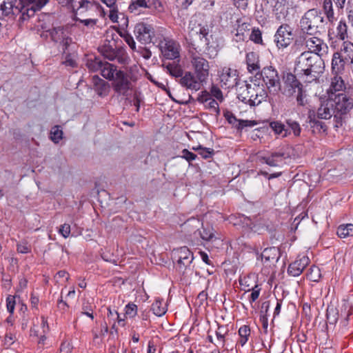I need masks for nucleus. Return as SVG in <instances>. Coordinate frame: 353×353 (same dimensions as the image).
<instances>
[{
    "label": "nucleus",
    "mask_w": 353,
    "mask_h": 353,
    "mask_svg": "<svg viewBox=\"0 0 353 353\" xmlns=\"http://www.w3.org/2000/svg\"><path fill=\"white\" fill-rule=\"evenodd\" d=\"M345 64H348L345 59L341 57L338 52H334L332 59V72L338 74L344 70Z\"/></svg>",
    "instance_id": "30"
},
{
    "label": "nucleus",
    "mask_w": 353,
    "mask_h": 353,
    "mask_svg": "<svg viewBox=\"0 0 353 353\" xmlns=\"http://www.w3.org/2000/svg\"><path fill=\"white\" fill-rule=\"evenodd\" d=\"M86 65L88 69L92 72L100 70L101 75L105 79H112V72L116 70L115 65L107 61H103L97 57L94 59L88 60Z\"/></svg>",
    "instance_id": "9"
},
{
    "label": "nucleus",
    "mask_w": 353,
    "mask_h": 353,
    "mask_svg": "<svg viewBox=\"0 0 353 353\" xmlns=\"http://www.w3.org/2000/svg\"><path fill=\"white\" fill-rule=\"evenodd\" d=\"M287 158L285 154L283 152H272L268 157H263L261 161L263 163L268 164L272 167H278L283 163L284 160Z\"/></svg>",
    "instance_id": "24"
},
{
    "label": "nucleus",
    "mask_w": 353,
    "mask_h": 353,
    "mask_svg": "<svg viewBox=\"0 0 353 353\" xmlns=\"http://www.w3.org/2000/svg\"><path fill=\"white\" fill-rule=\"evenodd\" d=\"M261 257L265 263L274 265L281 257V250L277 247L267 248L263 251Z\"/></svg>",
    "instance_id": "23"
},
{
    "label": "nucleus",
    "mask_w": 353,
    "mask_h": 353,
    "mask_svg": "<svg viewBox=\"0 0 353 353\" xmlns=\"http://www.w3.org/2000/svg\"><path fill=\"white\" fill-rule=\"evenodd\" d=\"M337 311L339 312L340 318H349L353 313V305L347 299H343Z\"/></svg>",
    "instance_id": "34"
},
{
    "label": "nucleus",
    "mask_w": 353,
    "mask_h": 353,
    "mask_svg": "<svg viewBox=\"0 0 353 353\" xmlns=\"http://www.w3.org/2000/svg\"><path fill=\"white\" fill-rule=\"evenodd\" d=\"M112 79H107L112 81V87L114 91L119 95L128 96L132 88L128 74L123 70H118L116 65V70L112 72Z\"/></svg>",
    "instance_id": "6"
},
{
    "label": "nucleus",
    "mask_w": 353,
    "mask_h": 353,
    "mask_svg": "<svg viewBox=\"0 0 353 353\" xmlns=\"http://www.w3.org/2000/svg\"><path fill=\"white\" fill-rule=\"evenodd\" d=\"M63 134L61 127L59 125H54L50 130V138L54 143H58L62 139Z\"/></svg>",
    "instance_id": "48"
},
{
    "label": "nucleus",
    "mask_w": 353,
    "mask_h": 353,
    "mask_svg": "<svg viewBox=\"0 0 353 353\" xmlns=\"http://www.w3.org/2000/svg\"><path fill=\"white\" fill-rule=\"evenodd\" d=\"M254 283H257V281L254 274H249L239 279V284L245 292H250V289L254 287Z\"/></svg>",
    "instance_id": "35"
},
{
    "label": "nucleus",
    "mask_w": 353,
    "mask_h": 353,
    "mask_svg": "<svg viewBox=\"0 0 353 353\" xmlns=\"http://www.w3.org/2000/svg\"><path fill=\"white\" fill-rule=\"evenodd\" d=\"M19 12L18 7L14 6L12 0L4 1L0 3V19L5 17L11 18Z\"/></svg>",
    "instance_id": "25"
},
{
    "label": "nucleus",
    "mask_w": 353,
    "mask_h": 353,
    "mask_svg": "<svg viewBox=\"0 0 353 353\" xmlns=\"http://www.w3.org/2000/svg\"><path fill=\"white\" fill-rule=\"evenodd\" d=\"M149 1V6H150V9H153L155 12H161L163 11L164 8L162 2L160 0H152Z\"/></svg>",
    "instance_id": "60"
},
{
    "label": "nucleus",
    "mask_w": 353,
    "mask_h": 353,
    "mask_svg": "<svg viewBox=\"0 0 353 353\" xmlns=\"http://www.w3.org/2000/svg\"><path fill=\"white\" fill-rule=\"evenodd\" d=\"M239 340L238 343L242 347L245 345L250 335V329L248 325H243L239 330Z\"/></svg>",
    "instance_id": "45"
},
{
    "label": "nucleus",
    "mask_w": 353,
    "mask_h": 353,
    "mask_svg": "<svg viewBox=\"0 0 353 353\" xmlns=\"http://www.w3.org/2000/svg\"><path fill=\"white\" fill-rule=\"evenodd\" d=\"M202 225V223L199 219L191 218L187 220L183 225V230L189 234H196L199 231L200 226Z\"/></svg>",
    "instance_id": "31"
},
{
    "label": "nucleus",
    "mask_w": 353,
    "mask_h": 353,
    "mask_svg": "<svg viewBox=\"0 0 353 353\" xmlns=\"http://www.w3.org/2000/svg\"><path fill=\"white\" fill-rule=\"evenodd\" d=\"M250 291L252 292L249 296L248 300L249 302L252 304L259 299L261 291V288L258 283H254V287L250 289Z\"/></svg>",
    "instance_id": "52"
},
{
    "label": "nucleus",
    "mask_w": 353,
    "mask_h": 353,
    "mask_svg": "<svg viewBox=\"0 0 353 353\" xmlns=\"http://www.w3.org/2000/svg\"><path fill=\"white\" fill-rule=\"evenodd\" d=\"M199 235L204 241H210L214 237L212 229L203 228L201 231H199Z\"/></svg>",
    "instance_id": "55"
},
{
    "label": "nucleus",
    "mask_w": 353,
    "mask_h": 353,
    "mask_svg": "<svg viewBox=\"0 0 353 353\" xmlns=\"http://www.w3.org/2000/svg\"><path fill=\"white\" fill-rule=\"evenodd\" d=\"M339 54L350 64L353 61V43L351 42H344Z\"/></svg>",
    "instance_id": "33"
},
{
    "label": "nucleus",
    "mask_w": 353,
    "mask_h": 353,
    "mask_svg": "<svg viewBox=\"0 0 353 353\" xmlns=\"http://www.w3.org/2000/svg\"><path fill=\"white\" fill-rule=\"evenodd\" d=\"M161 51L165 59L180 61V46L179 44L172 40L165 39L161 43Z\"/></svg>",
    "instance_id": "12"
},
{
    "label": "nucleus",
    "mask_w": 353,
    "mask_h": 353,
    "mask_svg": "<svg viewBox=\"0 0 353 353\" xmlns=\"http://www.w3.org/2000/svg\"><path fill=\"white\" fill-rule=\"evenodd\" d=\"M101 52L104 58L121 64H126L129 61L128 53L122 47L114 48L110 45H105L101 48Z\"/></svg>",
    "instance_id": "8"
},
{
    "label": "nucleus",
    "mask_w": 353,
    "mask_h": 353,
    "mask_svg": "<svg viewBox=\"0 0 353 353\" xmlns=\"http://www.w3.org/2000/svg\"><path fill=\"white\" fill-rule=\"evenodd\" d=\"M270 127L276 135L283 138L291 134V132L286 125L280 121H273L270 123Z\"/></svg>",
    "instance_id": "28"
},
{
    "label": "nucleus",
    "mask_w": 353,
    "mask_h": 353,
    "mask_svg": "<svg viewBox=\"0 0 353 353\" xmlns=\"http://www.w3.org/2000/svg\"><path fill=\"white\" fill-rule=\"evenodd\" d=\"M17 250L18 252L21 254H27L30 252V245L26 241H21L17 243Z\"/></svg>",
    "instance_id": "59"
},
{
    "label": "nucleus",
    "mask_w": 353,
    "mask_h": 353,
    "mask_svg": "<svg viewBox=\"0 0 353 353\" xmlns=\"http://www.w3.org/2000/svg\"><path fill=\"white\" fill-rule=\"evenodd\" d=\"M250 39L256 44H263L262 32L259 28L252 29Z\"/></svg>",
    "instance_id": "51"
},
{
    "label": "nucleus",
    "mask_w": 353,
    "mask_h": 353,
    "mask_svg": "<svg viewBox=\"0 0 353 353\" xmlns=\"http://www.w3.org/2000/svg\"><path fill=\"white\" fill-rule=\"evenodd\" d=\"M323 70L322 58L311 52H302L295 61L294 72L299 77H305L307 82L316 80Z\"/></svg>",
    "instance_id": "1"
},
{
    "label": "nucleus",
    "mask_w": 353,
    "mask_h": 353,
    "mask_svg": "<svg viewBox=\"0 0 353 353\" xmlns=\"http://www.w3.org/2000/svg\"><path fill=\"white\" fill-rule=\"evenodd\" d=\"M180 85L187 90L196 92L202 88L206 81L197 77L192 72L186 71L179 79Z\"/></svg>",
    "instance_id": "13"
},
{
    "label": "nucleus",
    "mask_w": 353,
    "mask_h": 353,
    "mask_svg": "<svg viewBox=\"0 0 353 353\" xmlns=\"http://www.w3.org/2000/svg\"><path fill=\"white\" fill-rule=\"evenodd\" d=\"M205 106L216 114H219L220 112L219 104L214 99H210L208 102H206L205 103Z\"/></svg>",
    "instance_id": "56"
},
{
    "label": "nucleus",
    "mask_w": 353,
    "mask_h": 353,
    "mask_svg": "<svg viewBox=\"0 0 353 353\" xmlns=\"http://www.w3.org/2000/svg\"><path fill=\"white\" fill-rule=\"evenodd\" d=\"M70 225L68 223L61 225L59 229V233L65 239L68 238L70 234Z\"/></svg>",
    "instance_id": "63"
},
{
    "label": "nucleus",
    "mask_w": 353,
    "mask_h": 353,
    "mask_svg": "<svg viewBox=\"0 0 353 353\" xmlns=\"http://www.w3.org/2000/svg\"><path fill=\"white\" fill-rule=\"evenodd\" d=\"M92 83L94 90L99 96L104 97L108 95L110 86L107 81L101 79L99 76L94 75L92 77Z\"/></svg>",
    "instance_id": "19"
},
{
    "label": "nucleus",
    "mask_w": 353,
    "mask_h": 353,
    "mask_svg": "<svg viewBox=\"0 0 353 353\" xmlns=\"http://www.w3.org/2000/svg\"><path fill=\"white\" fill-rule=\"evenodd\" d=\"M213 39H210L209 40H206L205 41V50H204V54L209 58V59H214L215 58L219 52V48L217 45H214L213 42Z\"/></svg>",
    "instance_id": "38"
},
{
    "label": "nucleus",
    "mask_w": 353,
    "mask_h": 353,
    "mask_svg": "<svg viewBox=\"0 0 353 353\" xmlns=\"http://www.w3.org/2000/svg\"><path fill=\"white\" fill-rule=\"evenodd\" d=\"M254 94L251 95L250 98L243 97V103L249 104L250 106H256L267 98L268 94L265 89L260 88L259 85H257Z\"/></svg>",
    "instance_id": "18"
},
{
    "label": "nucleus",
    "mask_w": 353,
    "mask_h": 353,
    "mask_svg": "<svg viewBox=\"0 0 353 353\" xmlns=\"http://www.w3.org/2000/svg\"><path fill=\"white\" fill-rule=\"evenodd\" d=\"M198 33L199 34L200 39H204L205 41L210 39H213V35L209 34V28L208 26H200Z\"/></svg>",
    "instance_id": "58"
},
{
    "label": "nucleus",
    "mask_w": 353,
    "mask_h": 353,
    "mask_svg": "<svg viewBox=\"0 0 353 353\" xmlns=\"http://www.w3.org/2000/svg\"><path fill=\"white\" fill-rule=\"evenodd\" d=\"M345 84L341 77L335 74L331 79L330 85L327 91L328 97L337 95L338 93L345 92Z\"/></svg>",
    "instance_id": "21"
},
{
    "label": "nucleus",
    "mask_w": 353,
    "mask_h": 353,
    "mask_svg": "<svg viewBox=\"0 0 353 353\" xmlns=\"http://www.w3.org/2000/svg\"><path fill=\"white\" fill-rule=\"evenodd\" d=\"M286 127L288 130L292 132L294 136L299 137L301 133V128L299 123L292 119H288L285 120Z\"/></svg>",
    "instance_id": "43"
},
{
    "label": "nucleus",
    "mask_w": 353,
    "mask_h": 353,
    "mask_svg": "<svg viewBox=\"0 0 353 353\" xmlns=\"http://www.w3.org/2000/svg\"><path fill=\"white\" fill-rule=\"evenodd\" d=\"M270 6L272 7V13L277 20L284 19L288 15V11L285 0H276Z\"/></svg>",
    "instance_id": "22"
},
{
    "label": "nucleus",
    "mask_w": 353,
    "mask_h": 353,
    "mask_svg": "<svg viewBox=\"0 0 353 353\" xmlns=\"http://www.w3.org/2000/svg\"><path fill=\"white\" fill-rule=\"evenodd\" d=\"M336 234L340 238L353 236V224L341 225L338 227Z\"/></svg>",
    "instance_id": "44"
},
{
    "label": "nucleus",
    "mask_w": 353,
    "mask_h": 353,
    "mask_svg": "<svg viewBox=\"0 0 353 353\" xmlns=\"http://www.w3.org/2000/svg\"><path fill=\"white\" fill-rule=\"evenodd\" d=\"M151 310L156 316H161L165 314L167 307L165 305L163 304V300L157 299L152 304Z\"/></svg>",
    "instance_id": "41"
},
{
    "label": "nucleus",
    "mask_w": 353,
    "mask_h": 353,
    "mask_svg": "<svg viewBox=\"0 0 353 353\" xmlns=\"http://www.w3.org/2000/svg\"><path fill=\"white\" fill-rule=\"evenodd\" d=\"M257 124L256 121L254 120H241L239 121V125H236L238 130H241L245 127H254Z\"/></svg>",
    "instance_id": "62"
},
{
    "label": "nucleus",
    "mask_w": 353,
    "mask_h": 353,
    "mask_svg": "<svg viewBox=\"0 0 353 353\" xmlns=\"http://www.w3.org/2000/svg\"><path fill=\"white\" fill-rule=\"evenodd\" d=\"M179 62L176 63V61H174L172 63H168L166 65V68L168 72L170 75L175 77H181L183 76L184 72L182 70L181 65H179Z\"/></svg>",
    "instance_id": "42"
},
{
    "label": "nucleus",
    "mask_w": 353,
    "mask_h": 353,
    "mask_svg": "<svg viewBox=\"0 0 353 353\" xmlns=\"http://www.w3.org/2000/svg\"><path fill=\"white\" fill-rule=\"evenodd\" d=\"M325 23L321 10L312 8L301 17L299 27L303 34L315 35L325 29Z\"/></svg>",
    "instance_id": "2"
},
{
    "label": "nucleus",
    "mask_w": 353,
    "mask_h": 353,
    "mask_svg": "<svg viewBox=\"0 0 353 353\" xmlns=\"http://www.w3.org/2000/svg\"><path fill=\"white\" fill-rule=\"evenodd\" d=\"M292 40V28L287 23L281 25L274 34V41L278 48H286Z\"/></svg>",
    "instance_id": "15"
},
{
    "label": "nucleus",
    "mask_w": 353,
    "mask_h": 353,
    "mask_svg": "<svg viewBox=\"0 0 353 353\" xmlns=\"http://www.w3.org/2000/svg\"><path fill=\"white\" fill-rule=\"evenodd\" d=\"M237 27L235 33L236 41H244L246 38L248 32L250 30V24L248 22H242L241 19L236 21Z\"/></svg>",
    "instance_id": "29"
},
{
    "label": "nucleus",
    "mask_w": 353,
    "mask_h": 353,
    "mask_svg": "<svg viewBox=\"0 0 353 353\" xmlns=\"http://www.w3.org/2000/svg\"><path fill=\"white\" fill-rule=\"evenodd\" d=\"M15 296L8 295L6 298V307L9 313L13 314L15 307Z\"/></svg>",
    "instance_id": "61"
},
{
    "label": "nucleus",
    "mask_w": 353,
    "mask_h": 353,
    "mask_svg": "<svg viewBox=\"0 0 353 353\" xmlns=\"http://www.w3.org/2000/svg\"><path fill=\"white\" fill-rule=\"evenodd\" d=\"M256 86L257 85L256 83L254 84V86L251 84L245 83L244 86L240 88L239 92L237 96L238 99L243 101V97H246V99L250 98L251 95L254 94V92L256 90Z\"/></svg>",
    "instance_id": "39"
},
{
    "label": "nucleus",
    "mask_w": 353,
    "mask_h": 353,
    "mask_svg": "<svg viewBox=\"0 0 353 353\" xmlns=\"http://www.w3.org/2000/svg\"><path fill=\"white\" fill-rule=\"evenodd\" d=\"M219 85L223 89H230L238 84L239 74L236 70L224 68L219 75Z\"/></svg>",
    "instance_id": "14"
},
{
    "label": "nucleus",
    "mask_w": 353,
    "mask_h": 353,
    "mask_svg": "<svg viewBox=\"0 0 353 353\" xmlns=\"http://www.w3.org/2000/svg\"><path fill=\"white\" fill-rule=\"evenodd\" d=\"M322 10L325 14L326 19L333 26L334 22L336 21L335 17L332 0H323L322 3Z\"/></svg>",
    "instance_id": "27"
},
{
    "label": "nucleus",
    "mask_w": 353,
    "mask_h": 353,
    "mask_svg": "<svg viewBox=\"0 0 353 353\" xmlns=\"http://www.w3.org/2000/svg\"><path fill=\"white\" fill-rule=\"evenodd\" d=\"M97 4L94 3V2L85 0L84 3L81 5L80 8H79L77 12L75 13V19H77V17H78L77 16L84 17V14L86 12L95 11L97 8Z\"/></svg>",
    "instance_id": "40"
},
{
    "label": "nucleus",
    "mask_w": 353,
    "mask_h": 353,
    "mask_svg": "<svg viewBox=\"0 0 353 353\" xmlns=\"http://www.w3.org/2000/svg\"><path fill=\"white\" fill-rule=\"evenodd\" d=\"M246 64L250 72H259L260 71L259 56L256 52H250L246 54Z\"/></svg>",
    "instance_id": "26"
},
{
    "label": "nucleus",
    "mask_w": 353,
    "mask_h": 353,
    "mask_svg": "<svg viewBox=\"0 0 353 353\" xmlns=\"http://www.w3.org/2000/svg\"><path fill=\"white\" fill-rule=\"evenodd\" d=\"M174 255L177 258V268L179 271L184 272L194 259L192 252L188 247L183 246L176 250Z\"/></svg>",
    "instance_id": "16"
},
{
    "label": "nucleus",
    "mask_w": 353,
    "mask_h": 353,
    "mask_svg": "<svg viewBox=\"0 0 353 353\" xmlns=\"http://www.w3.org/2000/svg\"><path fill=\"white\" fill-rule=\"evenodd\" d=\"M182 155L181 156V158L185 159L187 161L191 162L196 159V155L194 154L193 152H190L187 149H183L181 151Z\"/></svg>",
    "instance_id": "64"
},
{
    "label": "nucleus",
    "mask_w": 353,
    "mask_h": 353,
    "mask_svg": "<svg viewBox=\"0 0 353 353\" xmlns=\"http://www.w3.org/2000/svg\"><path fill=\"white\" fill-rule=\"evenodd\" d=\"M310 260L308 256H303L290 263L288 268V273L292 276H299L303 270L309 265Z\"/></svg>",
    "instance_id": "17"
},
{
    "label": "nucleus",
    "mask_w": 353,
    "mask_h": 353,
    "mask_svg": "<svg viewBox=\"0 0 353 353\" xmlns=\"http://www.w3.org/2000/svg\"><path fill=\"white\" fill-rule=\"evenodd\" d=\"M137 306L133 303H130L125 307V315L133 318L137 315Z\"/></svg>",
    "instance_id": "54"
},
{
    "label": "nucleus",
    "mask_w": 353,
    "mask_h": 353,
    "mask_svg": "<svg viewBox=\"0 0 353 353\" xmlns=\"http://www.w3.org/2000/svg\"><path fill=\"white\" fill-rule=\"evenodd\" d=\"M302 37L306 48L308 49V51L305 52H311V54L318 55L320 57L327 54L328 46L323 39L309 34H303Z\"/></svg>",
    "instance_id": "7"
},
{
    "label": "nucleus",
    "mask_w": 353,
    "mask_h": 353,
    "mask_svg": "<svg viewBox=\"0 0 353 353\" xmlns=\"http://www.w3.org/2000/svg\"><path fill=\"white\" fill-rule=\"evenodd\" d=\"M321 276V271L318 267L312 265L310 268L307 273V278L310 281L313 282H318L320 280Z\"/></svg>",
    "instance_id": "49"
},
{
    "label": "nucleus",
    "mask_w": 353,
    "mask_h": 353,
    "mask_svg": "<svg viewBox=\"0 0 353 353\" xmlns=\"http://www.w3.org/2000/svg\"><path fill=\"white\" fill-rule=\"evenodd\" d=\"M149 1L146 0H131L128 6V10L131 13L137 14L141 8H150L148 4Z\"/></svg>",
    "instance_id": "36"
},
{
    "label": "nucleus",
    "mask_w": 353,
    "mask_h": 353,
    "mask_svg": "<svg viewBox=\"0 0 353 353\" xmlns=\"http://www.w3.org/2000/svg\"><path fill=\"white\" fill-rule=\"evenodd\" d=\"M223 115L230 124L232 125L235 128L236 125H239V121L240 119H237L232 112L227 110L225 112H224Z\"/></svg>",
    "instance_id": "57"
},
{
    "label": "nucleus",
    "mask_w": 353,
    "mask_h": 353,
    "mask_svg": "<svg viewBox=\"0 0 353 353\" xmlns=\"http://www.w3.org/2000/svg\"><path fill=\"white\" fill-rule=\"evenodd\" d=\"M330 99L332 103V108L335 112L336 127L342 125L344 116L353 108V99L345 92L338 93L337 95H330Z\"/></svg>",
    "instance_id": "4"
},
{
    "label": "nucleus",
    "mask_w": 353,
    "mask_h": 353,
    "mask_svg": "<svg viewBox=\"0 0 353 353\" xmlns=\"http://www.w3.org/2000/svg\"><path fill=\"white\" fill-rule=\"evenodd\" d=\"M336 37L342 41L347 38V26L345 20H341L336 26Z\"/></svg>",
    "instance_id": "46"
},
{
    "label": "nucleus",
    "mask_w": 353,
    "mask_h": 353,
    "mask_svg": "<svg viewBox=\"0 0 353 353\" xmlns=\"http://www.w3.org/2000/svg\"><path fill=\"white\" fill-rule=\"evenodd\" d=\"M309 125L311 128L312 133L314 134H321L324 133L327 131V126L324 122L321 121L318 119V118H313L311 116H309Z\"/></svg>",
    "instance_id": "32"
},
{
    "label": "nucleus",
    "mask_w": 353,
    "mask_h": 353,
    "mask_svg": "<svg viewBox=\"0 0 353 353\" xmlns=\"http://www.w3.org/2000/svg\"><path fill=\"white\" fill-rule=\"evenodd\" d=\"M335 112L332 108V103L330 97L323 101L317 110V118L321 119H329L332 117L335 119Z\"/></svg>",
    "instance_id": "20"
},
{
    "label": "nucleus",
    "mask_w": 353,
    "mask_h": 353,
    "mask_svg": "<svg viewBox=\"0 0 353 353\" xmlns=\"http://www.w3.org/2000/svg\"><path fill=\"white\" fill-rule=\"evenodd\" d=\"M192 149L199 151V154L205 159L212 158L214 153L213 149L204 148L201 145H199L198 148H193Z\"/></svg>",
    "instance_id": "50"
},
{
    "label": "nucleus",
    "mask_w": 353,
    "mask_h": 353,
    "mask_svg": "<svg viewBox=\"0 0 353 353\" xmlns=\"http://www.w3.org/2000/svg\"><path fill=\"white\" fill-rule=\"evenodd\" d=\"M50 34L52 40L54 42H65V44L68 45V37H65L63 29L61 27L54 28L50 30Z\"/></svg>",
    "instance_id": "37"
},
{
    "label": "nucleus",
    "mask_w": 353,
    "mask_h": 353,
    "mask_svg": "<svg viewBox=\"0 0 353 353\" xmlns=\"http://www.w3.org/2000/svg\"><path fill=\"white\" fill-rule=\"evenodd\" d=\"M191 63L194 69L192 72L207 82L210 74L208 61L201 55L194 53L191 55Z\"/></svg>",
    "instance_id": "10"
},
{
    "label": "nucleus",
    "mask_w": 353,
    "mask_h": 353,
    "mask_svg": "<svg viewBox=\"0 0 353 353\" xmlns=\"http://www.w3.org/2000/svg\"><path fill=\"white\" fill-rule=\"evenodd\" d=\"M279 90L287 97H292L296 93V102L300 106L305 105L303 86L296 76L291 72L283 77V85Z\"/></svg>",
    "instance_id": "3"
},
{
    "label": "nucleus",
    "mask_w": 353,
    "mask_h": 353,
    "mask_svg": "<svg viewBox=\"0 0 353 353\" xmlns=\"http://www.w3.org/2000/svg\"><path fill=\"white\" fill-rule=\"evenodd\" d=\"M327 321L330 325H335L340 319L339 312L336 308L328 307L327 309Z\"/></svg>",
    "instance_id": "47"
},
{
    "label": "nucleus",
    "mask_w": 353,
    "mask_h": 353,
    "mask_svg": "<svg viewBox=\"0 0 353 353\" xmlns=\"http://www.w3.org/2000/svg\"><path fill=\"white\" fill-rule=\"evenodd\" d=\"M134 33L137 39L143 44L151 43L154 37V30L152 25L145 22L137 23L134 28Z\"/></svg>",
    "instance_id": "11"
},
{
    "label": "nucleus",
    "mask_w": 353,
    "mask_h": 353,
    "mask_svg": "<svg viewBox=\"0 0 353 353\" xmlns=\"http://www.w3.org/2000/svg\"><path fill=\"white\" fill-rule=\"evenodd\" d=\"M255 81L262 79L270 92L277 93L280 89V78L277 70L272 66L264 67L255 74Z\"/></svg>",
    "instance_id": "5"
},
{
    "label": "nucleus",
    "mask_w": 353,
    "mask_h": 353,
    "mask_svg": "<svg viewBox=\"0 0 353 353\" xmlns=\"http://www.w3.org/2000/svg\"><path fill=\"white\" fill-rule=\"evenodd\" d=\"M210 97L216 98L219 101H223V96L218 85L212 84L210 90Z\"/></svg>",
    "instance_id": "53"
}]
</instances>
